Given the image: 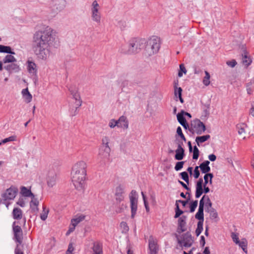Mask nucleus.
<instances>
[{
    "mask_svg": "<svg viewBox=\"0 0 254 254\" xmlns=\"http://www.w3.org/2000/svg\"><path fill=\"white\" fill-rule=\"evenodd\" d=\"M32 49L37 57L46 60L52 48L57 45L56 32L49 26L35 32L33 36Z\"/></svg>",
    "mask_w": 254,
    "mask_h": 254,
    "instance_id": "nucleus-1",
    "label": "nucleus"
},
{
    "mask_svg": "<svg viewBox=\"0 0 254 254\" xmlns=\"http://www.w3.org/2000/svg\"><path fill=\"white\" fill-rule=\"evenodd\" d=\"M87 164L83 161H79L72 167L71 172L72 182L75 189L82 191L84 189L86 176Z\"/></svg>",
    "mask_w": 254,
    "mask_h": 254,
    "instance_id": "nucleus-2",
    "label": "nucleus"
},
{
    "mask_svg": "<svg viewBox=\"0 0 254 254\" xmlns=\"http://www.w3.org/2000/svg\"><path fill=\"white\" fill-rule=\"evenodd\" d=\"M146 43L145 39L133 38L130 39L127 44L122 45L120 49L121 53L132 55L139 53L144 48Z\"/></svg>",
    "mask_w": 254,
    "mask_h": 254,
    "instance_id": "nucleus-3",
    "label": "nucleus"
},
{
    "mask_svg": "<svg viewBox=\"0 0 254 254\" xmlns=\"http://www.w3.org/2000/svg\"><path fill=\"white\" fill-rule=\"evenodd\" d=\"M144 48L148 56L158 53L160 48V38L156 36H153L146 43Z\"/></svg>",
    "mask_w": 254,
    "mask_h": 254,
    "instance_id": "nucleus-4",
    "label": "nucleus"
},
{
    "mask_svg": "<svg viewBox=\"0 0 254 254\" xmlns=\"http://www.w3.org/2000/svg\"><path fill=\"white\" fill-rule=\"evenodd\" d=\"M177 242L180 247L183 249V247H190L193 244V240L190 233L189 232H186L179 236L176 234Z\"/></svg>",
    "mask_w": 254,
    "mask_h": 254,
    "instance_id": "nucleus-5",
    "label": "nucleus"
},
{
    "mask_svg": "<svg viewBox=\"0 0 254 254\" xmlns=\"http://www.w3.org/2000/svg\"><path fill=\"white\" fill-rule=\"evenodd\" d=\"M189 130L192 133H196L197 134H201L206 130L205 125L199 119L193 120L189 127Z\"/></svg>",
    "mask_w": 254,
    "mask_h": 254,
    "instance_id": "nucleus-6",
    "label": "nucleus"
},
{
    "mask_svg": "<svg viewBox=\"0 0 254 254\" xmlns=\"http://www.w3.org/2000/svg\"><path fill=\"white\" fill-rule=\"evenodd\" d=\"M111 149L107 146H100L99 149V153L97 160L101 165H105L106 162L110 156Z\"/></svg>",
    "mask_w": 254,
    "mask_h": 254,
    "instance_id": "nucleus-7",
    "label": "nucleus"
},
{
    "mask_svg": "<svg viewBox=\"0 0 254 254\" xmlns=\"http://www.w3.org/2000/svg\"><path fill=\"white\" fill-rule=\"evenodd\" d=\"M100 6L96 0H94L91 6L92 20L98 24L101 23V14L99 11Z\"/></svg>",
    "mask_w": 254,
    "mask_h": 254,
    "instance_id": "nucleus-8",
    "label": "nucleus"
},
{
    "mask_svg": "<svg viewBox=\"0 0 254 254\" xmlns=\"http://www.w3.org/2000/svg\"><path fill=\"white\" fill-rule=\"evenodd\" d=\"M137 193L135 190H132L129 194V198L131 208V217L133 218L136 213L138 204Z\"/></svg>",
    "mask_w": 254,
    "mask_h": 254,
    "instance_id": "nucleus-9",
    "label": "nucleus"
},
{
    "mask_svg": "<svg viewBox=\"0 0 254 254\" xmlns=\"http://www.w3.org/2000/svg\"><path fill=\"white\" fill-rule=\"evenodd\" d=\"M65 0H53L50 2V8L52 12L55 14L63 10L65 7Z\"/></svg>",
    "mask_w": 254,
    "mask_h": 254,
    "instance_id": "nucleus-10",
    "label": "nucleus"
},
{
    "mask_svg": "<svg viewBox=\"0 0 254 254\" xmlns=\"http://www.w3.org/2000/svg\"><path fill=\"white\" fill-rule=\"evenodd\" d=\"M16 222L14 221L12 224V230L14 234L13 239L17 243V245L19 246L23 241V232L21 228L16 225Z\"/></svg>",
    "mask_w": 254,
    "mask_h": 254,
    "instance_id": "nucleus-11",
    "label": "nucleus"
},
{
    "mask_svg": "<svg viewBox=\"0 0 254 254\" xmlns=\"http://www.w3.org/2000/svg\"><path fill=\"white\" fill-rule=\"evenodd\" d=\"M69 90L70 91L71 95H72L73 98L75 100V110L72 113L71 110V113L72 116H75L77 113L78 108L81 106L82 101L81 100L80 96L77 91L76 89H72V87H70L69 88Z\"/></svg>",
    "mask_w": 254,
    "mask_h": 254,
    "instance_id": "nucleus-12",
    "label": "nucleus"
},
{
    "mask_svg": "<svg viewBox=\"0 0 254 254\" xmlns=\"http://www.w3.org/2000/svg\"><path fill=\"white\" fill-rule=\"evenodd\" d=\"M18 189L16 188L11 187L6 190L1 196L5 200L13 199L15 198Z\"/></svg>",
    "mask_w": 254,
    "mask_h": 254,
    "instance_id": "nucleus-13",
    "label": "nucleus"
},
{
    "mask_svg": "<svg viewBox=\"0 0 254 254\" xmlns=\"http://www.w3.org/2000/svg\"><path fill=\"white\" fill-rule=\"evenodd\" d=\"M187 217L185 215H183L179 218L178 221V228L177 229V232L178 233L181 234L187 230Z\"/></svg>",
    "mask_w": 254,
    "mask_h": 254,
    "instance_id": "nucleus-14",
    "label": "nucleus"
},
{
    "mask_svg": "<svg viewBox=\"0 0 254 254\" xmlns=\"http://www.w3.org/2000/svg\"><path fill=\"white\" fill-rule=\"evenodd\" d=\"M57 175L54 171H50L47 177V184L49 187H52L56 182Z\"/></svg>",
    "mask_w": 254,
    "mask_h": 254,
    "instance_id": "nucleus-15",
    "label": "nucleus"
},
{
    "mask_svg": "<svg viewBox=\"0 0 254 254\" xmlns=\"http://www.w3.org/2000/svg\"><path fill=\"white\" fill-rule=\"evenodd\" d=\"M124 189L121 186H118L116 189L115 198L116 200L120 202L124 199Z\"/></svg>",
    "mask_w": 254,
    "mask_h": 254,
    "instance_id": "nucleus-16",
    "label": "nucleus"
},
{
    "mask_svg": "<svg viewBox=\"0 0 254 254\" xmlns=\"http://www.w3.org/2000/svg\"><path fill=\"white\" fill-rule=\"evenodd\" d=\"M149 248L150 254H157L158 247L156 242L153 240L152 237H150L149 240Z\"/></svg>",
    "mask_w": 254,
    "mask_h": 254,
    "instance_id": "nucleus-17",
    "label": "nucleus"
},
{
    "mask_svg": "<svg viewBox=\"0 0 254 254\" xmlns=\"http://www.w3.org/2000/svg\"><path fill=\"white\" fill-rule=\"evenodd\" d=\"M26 64L28 72L33 75H36L37 72V65L33 61L28 60Z\"/></svg>",
    "mask_w": 254,
    "mask_h": 254,
    "instance_id": "nucleus-18",
    "label": "nucleus"
},
{
    "mask_svg": "<svg viewBox=\"0 0 254 254\" xmlns=\"http://www.w3.org/2000/svg\"><path fill=\"white\" fill-rule=\"evenodd\" d=\"M117 121L119 125V127L126 129L128 128V121L126 116H122Z\"/></svg>",
    "mask_w": 254,
    "mask_h": 254,
    "instance_id": "nucleus-19",
    "label": "nucleus"
},
{
    "mask_svg": "<svg viewBox=\"0 0 254 254\" xmlns=\"http://www.w3.org/2000/svg\"><path fill=\"white\" fill-rule=\"evenodd\" d=\"M242 64L247 67L250 65L252 62L251 57L249 56L248 52L244 50L242 54Z\"/></svg>",
    "mask_w": 254,
    "mask_h": 254,
    "instance_id": "nucleus-20",
    "label": "nucleus"
},
{
    "mask_svg": "<svg viewBox=\"0 0 254 254\" xmlns=\"http://www.w3.org/2000/svg\"><path fill=\"white\" fill-rule=\"evenodd\" d=\"M176 154L175 158L177 160H181L183 159L185 156V150L183 147L180 145H178L177 149L175 150Z\"/></svg>",
    "mask_w": 254,
    "mask_h": 254,
    "instance_id": "nucleus-21",
    "label": "nucleus"
},
{
    "mask_svg": "<svg viewBox=\"0 0 254 254\" xmlns=\"http://www.w3.org/2000/svg\"><path fill=\"white\" fill-rule=\"evenodd\" d=\"M31 200L30 202V206L32 211L33 212H36L38 211V206L39 202L37 198H35V195L34 196H31Z\"/></svg>",
    "mask_w": 254,
    "mask_h": 254,
    "instance_id": "nucleus-22",
    "label": "nucleus"
},
{
    "mask_svg": "<svg viewBox=\"0 0 254 254\" xmlns=\"http://www.w3.org/2000/svg\"><path fill=\"white\" fill-rule=\"evenodd\" d=\"M209 161L205 160L200 164L199 167L202 173L206 174L210 172V167L209 166Z\"/></svg>",
    "mask_w": 254,
    "mask_h": 254,
    "instance_id": "nucleus-23",
    "label": "nucleus"
},
{
    "mask_svg": "<svg viewBox=\"0 0 254 254\" xmlns=\"http://www.w3.org/2000/svg\"><path fill=\"white\" fill-rule=\"evenodd\" d=\"M93 254H103L102 245L99 242L93 243L92 247Z\"/></svg>",
    "mask_w": 254,
    "mask_h": 254,
    "instance_id": "nucleus-24",
    "label": "nucleus"
},
{
    "mask_svg": "<svg viewBox=\"0 0 254 254\" xmlns=\"http://www.w3.org/2000/svg\"><path fill=\"white\" fill-rule=\"evenodd\" d=\"M85 217L86 216L83 214L76 215L75 218L71 220V225H74V227H76L78 224L84 220Z\"/></svg>",
    "mask_w": 254,
    "mask_h": 254,
    "instance_id": "nucleus-25",
    "label": "nucleus"
},
{
    "mask_svg": "<svg viewBox=\"0 0 254 254\" xmlns=\"http://www.w3.org/2000/svg\"><path fill=\"white\" fill-rule=\"evenodd\" d=\"M4 68L9 72H18L20 70L19 66L14 63L4 66Z\"/></svg>",
    "mask_w": 254,
    "mask_h": 254,
    "instance_id": "nucleus-26",
    "label": "nucleus"
},
{
    "mask_svg": "<svg viewBox=\"0 0 254 254\" xmlns=\"http://www.w3.org/2000/svg\"><path fill=\"white\" fill-rule=\"evenodd\" d=\"M12 213L13 218L14 219L20 220L22 218V211L19 208H14Z\"/></svg>",
    "mask_w": 254,
    "mask_h": 254,
    "instance_id": "nucleus-27",
    "label": "nucleus"
},
{
    "mask_svg": "<svg viewBox=\"0 0 254 254\" xmlns=\"http://www.w3.org/2000/svg\"><path fill=\"white\" fill-rule=\"evenodd\" d=\"M247 127V125L245 124H239L237 125L236 127L238 130L239 134L242 135L244 138L245 137V135L246 134L245 128Z\"/></svg>",
    "mask_w": 254,
    "mask_h": 254,
    "instance_id": "nucleus-28",
    "label": "nucleus"
},
{
    "mask_svg": "<svg viewBox=\"0 0 254 254\" xmlns=\"http://www.w3.org/2000/svg\"><path fill=\"white\" fill-rule=\"evenodd\" d=\"M210 138V136L209 134H207L203 136H197L195 138V141L197 145L199 146L200 144L204 142Z\"/></svg>",
    "mask_w": 254,
    "mask_h": 254,
    "instance_id": "nucleus-29",
    "label": "nucleus"
},
{
    "mask_svg": "<svg viewBox=\"0 0 254 254\" xmlns=\"http://www.w3.org/2000/svg\"><path fill=\"white\" fill-rule=\"evenodd\" d=\"M237 245H238L240 247H241L243 251L246 253L247 254V246H248V242L245 238H243L241 240V241H239V243H237Z\"/></svg>",
    "mask_w": 254,
    "mask_h": 254,
    "instance_id": "nucleus-30",
    "label": "nucleus"
},
{
    "mask_svg": "<svg viewBox=\"0 0 254 254\" xmlns=\"http://www.w3.org/2000/svg\"><path fill=\"white\" fill-rule=\"evenodd\" d=\"M203 184L204 183L202 178H199L196 182L195 186L196 195H198V193L199 194V193H200L202 192V187L203 186Z\"/></svg>",
    "mask_w": 254,
    "mask_h": 254,
    "instance_id": "nucleus-31",
    "label": "nucleus"
},
{
    "mask_svg": "<svg viewBox=\"0 0 254 254\" xmlns=\"http://www.w3.org/2000/svg\"><path fill=\"white\" fill-rule=\"evenodd\" d=\"M21 193L25 197L34 196V194L32 193L31 191L25 187L21 188Z\"/></svg>",
    "mask_w": 254,
    "mask_h": 254,
    "instance_id": "nucleus-32",
    "label": "nucleus"
},
{
    "mask_svg": "<svg viewBox=\"0 0 254 254\" xmlns=\"http://www.w3.org/2000/svg\"><path fill=\"white\" fill-rule=\"evenodd\" d=\"M0 53H7L14 55L15 53L11 51V48L9 46H6L0 45Z\"/></svg>",
    "mask_w": 254,
    "mask_h": 254,
    "instance_id": "nucleus-33",
    "label": "nucleus"
},
{
    "mask_svg": "<svg viewBox=\"0 0 254 254\" xmlns=\"http://www.w3.org/2000/svg\"><path fill=\"white\" fill-rule=\"evenodd\" d=\"M49 212V209L46 207V206H43V211L40 214L41 219L45 221L48 217V215Z\"/></svg>",
    "mask_w": 254,
    "mask_h": 254,
    "instance_id": "nucleus-34",
    "label": "nucleus"
},
{
    "mask_svg": "<svg viewBox=\"0 0 254 254\" xmlns=\"http://www.w3.org/2000/svg\"><path fill=\"white\" fill-rule=\"evenodd\" d=\"M183 113L184 111L182 110L181 112L178 113L177 115L178 121L181 125L187 122L186 119L183 116Z\"/></svg>",
    "mask_w": 254,
    "mask_h": 254,
    "instance_id": "nucleus-35",
    "label": "nucleus"
},
{
    "mask_svg": "<svg viewBox=\"0 0 254 254\" xmlns=\"http://www.w3.org/2000/svg\"><path fill=\"white\" fill-rule=\"evenodd\" d=\"M11 55H6L3 59L2 62L4 64L8 63H13L16 61V59Z\"/></svg>",
    "mask_w": 254,
    "mask_h": 254,
    "instance_id": "nucleus-36",
    "label": "nucleus"
},
{
    "mask_svg": "<svg viewBox=\"0 0 254 254\" xmlns=\"http://www.w3.org/2000/svg\"><path fill=\"white\" fill-rule=\"evenodd\" d=\"M207 212L209 213L210 218L211 219L213 220L218 218V213L214 208L211 209Z\"/></svg>",
    "mask_w": 254,
    "mask_h": 254,
    "instance_id": "nucleus-37",
    "label": "nucleus"
},
{
    "mask_svg": "<svg viewBox=\"0 0 254 254\" xmlns=\"http://www.w3.org/2000/svg\"><path fill=\"white\" fill-rule=\"evenodd\" d=\"M195 217L196 219L198 220L199 221L203 222L204 221V213L203 210H198L197 212L195 215Z\"/></svg>",
    "mask_w": 254,
    "mask_h": 254,
    "instance_id": "nucleus-38",
    "label": "nucleus"
},
{
    "mask_svg": "<svg viewBox=\"0 0 254 254\" xmlns=\"http://www.w3.org/2000/svg\"><path fill=\"white\" fill-rule=\"evenodd\" d=\"M205 76L203 79V83L205 86H208L210 84V75L207 71H205Z\"/></svg>",
    "mask_w": 254,
    "mask_h": 254,
    "instance_id": "nucleus-39",
    "label": "nucleus"
},
{
    "mask_svg": "<svg viewBox=\"0 0 254 254\" xmlns=\"http://www.w3.org/2000/svg\"><path fill=\"white\" fill-rule=\"evenodd\" d=\"M210 191L209 188L207 187V185H203V187H202V192L199 194L198 193V195H196V191H195V196L196 198H199L203 193H204L205 194H206L208 193Z\"/></svg>",
    "mask_w": 254,
    "mask_h": 254,
    "instance_id": "nucleus-40",
    "label": "nucleus"
},
{
    "mask_svg": "<svg viewBox=\"0 0 254 254\" xmlns=\"http://www.w3.org/2000/svg\"><path fill=\"white\" fill-rule=\"evenodd\" d=\"M175 205V215L174 216V218H177L180 217V216L184 213V211L180 209L178 203H176Z\"/></svg>",
    "mask_w": 254,
    "mask_h": 254,
    "instance_id": "nucleus-41",
    "label": "nucleus"
},
{
    "mask_svg": "<svg viewBox=\"0 0 254 254\" xmlns=\"http://www.w3.org/2000/svg\"><path fill=\"white\" fill-rule=\"evenodd\" d=\"M120 226L121 229L122 230V232L123 233H126L127 232H128V231L129 230V228L127 226V223L126 222L122 221L120 223Z\"/></svg>",
    "mask_w": 254,
    "mask_h": 254,
    "instance_id": "nucleus-42",
    "label": "nucleus"
},
{
    "mask_svg": "<svg viewBox=\"0 0 254 254\" xmlns=\"http://www.w3.org/2000/svg\"><path fill=\"white\" fill-rule=\"evenodd\" d=\"M182 89L181 87H176L174 91L175 100L178 101V98L182 96Z\"/></svg>",
    "mask_w": 254,
    "mask_h": 254,
    "instance_id": "nucleus-43",
    "label": "nucleus"
},
{
    "mask_svg": "<svg viewBox=\"0 0 254 254\" xmlns=\"http://www.w3.org/2000/svg\"><path fill=\"white\" fill-rule=\"evenodd\" d=\"M197 204H198V201L197 200H194V201H192L190 203V212L192 213V212H193L196 207L197 206Z\"/></svg>",
    "mask_w": 254,
    "mask_h": 254,
    "instance_id": "nucleus-44",
    "label": "nucleus"
},
{
    "mask_svg": "<svg viewBox=\"0 0 254 254\" xmlns=\"http://www.w3.org/2000/svg\"><path fill=\"white\" fill-rule=\"evenodd\" d=\"M199 151L196 146L193 147L192 158L197 160L199 157Z\"/></svg>",
    "mask_w": 254,
    "mask_h": 254,
    "instance_id": "nucleus-45",
    "label": "nucleus"
},
{
    "mask_svg": "<svg viewBox=\"0 0 254 254\" xmlns=\"http://www.w3.org/2000/svg\"><path fill=\"white\" fill-rule=\"evenodd\" d=\"M182 179L184 180L187 184L189 183V177L187 172H183L180 173Z\"/></svg>",
    "mask_w": 254,
    "mask_h": 254,
    "instance_id": "nucleus-46",
    "label": "nucleus"
},
{
    "mask_svg": "<svg viewBox=\"0 0 254 254\" xmlns=\"http://www.w3.org/2000/svg\"><path fill=\"white\" fill-rule=\"evenodd\" d=\"M183 73L186 74L187 73V70L185 67L184 64H181L180 65V71L178 72V76L181 77L183 75Z\"/></svg>",
    "mask_w": 254,
    "mask_h": 254,
    "instance_id": "nucleus-47",
    "label": "nucleus"
},
{
    "mask_svg": "<svg viewBox=\"0 0 254 254\" xmlns=\"http://www.w3.org/2000/svg\"><path fill=\"white\" fill-rule=\"evenodd\" d=\"M177 133L180 136V137L182 138L183 140H184L185 142L186 141V138L184 134L183 133L182 128L180 127H177Z\"/></svg>",
    "mask_w": 254,
    "mask_h": 254,
    "instance_id": "nucleus-48",
    "label": "nucleus"
},
{
    "mask_svg": "<svg viewBox=\"0 0 254 254\" xmlns=\"http://www.w3.org/2000/svg\"><path fill=\"white\" fill-rule=\"evenodd\" d=\"M109 126L111 128H114L116 126H117L119 127L118 121L115 119L111 120L109 123Z\"/></svg>",
    "mask_w": 254,
    "mask_h": 254,
    "instance_id": "nucleus-49",
    "label": "nucleus"
},
{
    "mask_svg": "<svg viewBox=\"0 0 254 254\" xmlns=\"http://www.w3.org/2000/svg\"><path fill=\"white\" fill-rule=\"evenodd\" d=\"M102 145L101 146H107L108 147H110L109 146V138L105 136L102 138Z\"/></svg>",
    "mask_w": 254,
    "mask_h": 254,
    "instance_id": "nucleus-50",
    "label": "nucleus"
},
{
    "mask_svg": "<svg viewBox=\"0 0 254 254\" xmlns=\"http://www.w3.org/2000/svg\"><path fill=\"white\" fill-rule=\"evenodd\" d=\"M231 238L233 241V242L235 243H239V241H240L238 237V234L237 233H235L234 232H232L231 233Z\"/></svg>",
    "mask_w": 254,
    "mask_h": 254,
    "instance_id": "nucleus-51",
    "label": "nucleus"
},
{
    "mask_svg": "<svg viewBox=\"0 0 254 254\" xmlns=\"http://www.w3.org/2000/svg\"><path fill=\"white\" fill-rule=\"evenodd\" d=\"M16 140V136H11L9 137L6 138L0 142H2V143H5L9 141H13Z\"/></svg>",
    "mask_w": 254,
    "mask_h": 254,
    "instance_id": "nucleus-52",
    "label": "nucleus"
},
{
    "mask_svg": "<svg viewBox=\"0 0 254 254\" xmlns=\"http://www.w3.org/2000/svg\"><path fill=\"white\" fill-rule=\"evenodd\" d=\"M184 164V161L178 162L175 167L176 171H178L180 170L183 167Z\"/></svg>",
    "mask_w": 254,
    "mask_h": 254,
    "instance_id": "nucleus-53",
    "label": "nucleus"
},
{
    "mask_svg": "<svg viewBox=\"0 0 254 254\" xmlns=\"http://www.w3.org/2000/svg\"><path fill=\"white\" fill-rule=\"evenodd\" d=\"M199 168V166H196L194 168L193 177L195 179H197L200 175V173L198 170Z\"/></svg>",
    "mask_w": 254,
    "mask_h": 254,
    "instance_id": "nucleus-54",
    "label": "nucleus"
},
{
    "mask_svg": "<svg viewBox=\"0 0 254 254\" xmlns=\"http://www.w3.org/2000/svg\"><path fill=\"white\" fill-rule=\"evenodd\" d=\"M237 64V62L235 60L229 61L226 62V64L231 67H235Z\"/></svg>",
    "mask_w": 254,
    "mask_h": 254,
    "instance_id": "nucleus-55",
    "label": "nucleus"
},
{
    "mask_svg": "<svg viewBox=\"0 0 254 254\" xmlns=\"http://www.w3.org/2000/svg\"><path fill=\"white\" fill-rule=\"evenodd\" d=\"M23 97L25 99L27 103L30 102L32 99V96L30 92L27 93L26 95H24Z\"/></svg>",
    "mask_w": 254,
    "mask_h": 254,
    "instance_id": "nucleus-56",
    "label": "nucleus"
},
{
    "mask_svg": "<svg viewBox=\"0 0 254 254\" xmlns=\"http://www.w3.org/2000/svg\"><path fill=\"white\" fill-rule=\"evenodd\" d=\"M204 176L207 177L209 179V184L212 185V178H213V175L212 173H207L205 174Z\"/></svg>",
    "mask_w": 254,
    "mask_h": 254,
    "instance_id": "nucleus-57",
    "label": "nucleus"
},
{
    "mask_svg": "<svg viewBox=\"0 0 254 254\" xmlns=\"http://www.w3.org/2000/svg\"><path fill=\"white\" fill-rule=\"evenodd\" d=\"M14 253L15 254H24L22 251L21 250V249L19 247V246L18 245H17L15 250H14Z\"/></svg>",
    "mask_w": 254,
    "mask_h": 254,
    "instance_id": "nucleus-58",
    "label": "nucleus"
},
{
    "mask_svg": "<svg viewBox=\"0 0 254 254\" xmlns=\"http://www.w3.org/2000/svg\"><path fill=\"white\" fill-rule=\"evenodd\" d=\"M203 222L198 221L197 224V228L196 230L202 232L203 230Z\"/></svg>",
    "mask_w": 254,
    "mask_h": 254,
    "instance_id": "nucleus-59",
    "label": "nucleus"
},
{
    "mask_svg": "<svg viewBox=\"0 0 254 254\" xmlns=\"http://www.w3.org/2000/svg\"><path fill=\"white\" fill-rule=\"evenodd\" d=\"M212 202L206 203L205 205V211L207 212L209 210H210L211 209H213L214 208H213L212 207Z\"/></svg>",
    "mask_w": 254,
    "mask_h": 254,
    "instance_id": "nucleus-60",
    "label": "nucleus"
},
{
    "mask_svg": "<svg viewBox=\"0 0 254 254\" xmlns=\"http://www.w3.org/2000/svg\"><path fill=\"white\" fill-rule=\"evenodd\" d=\"M204 201L203 199H200L199 203L198 210H204Z\"/></svg>",
    "mask_w": 254,
    "mask_h": 254,
    "instance_id": "nucleus-61",
    "label": "nucleus"
},
{
    "mask_svg": "<svg viewBox=\"0 0 254 254\" xmlns=\"http://www.w3.org/2000/svg\"><path fill=\"white\" fill-rule=\"evenodd\" d=\"M74 250V248L72 244H69L68 245V249L67 250V253L72 254V252Z\"/></svg>",
    "mask_w": 254,
    "mask_h": 254,
    "instance_id": "nucleus-62",
    "label": "nucleus"
},
{
    "mask_svg": "<svg viewBox=\"0 0 254 254\" xmlns=\"http://www.w3.org/2000/svg\"><path fill=\"white\" fill-rule=\"evenodd\" d=\"M200 244L202 247H203L205 244V238L203 236H201L200 237Z\"/></svg>",
    "mask_w": 254,
    "mask_h": 254,
    "instance_id": "nucleus-63",
    "label": "nucleus"
},
{
    "mask_svg": "<svg viewBox=\"0 0 254 254\" xmlns=\"http://www.w3.org/2000/svg\"><path fill=\"white\" fill-rule=\"evenodd\" d=\"M250 114L254 117V102L252 103V107L250 110Z\"/></svg>",
    "mask_w": 254,
    "mask_h": 254,
    "instance_id": "nucleus-64",
    "label": "nucleus"
}]
</instances>
